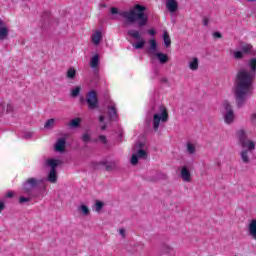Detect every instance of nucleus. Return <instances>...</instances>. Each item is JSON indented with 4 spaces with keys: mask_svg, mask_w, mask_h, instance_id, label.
I'll return each instance as SVG.
<instances>
[{
    "mask_svg": "<svg viewBox=\"0 0 256 256\" xmlns=\"http://www.w3.org/2000/svg\"><path fill=\"white\" fill-rule=\"evenodd\" d=\"M247 69H241L234 81L233 94L237 107H243L253 91V79L256 77V57L248 60Z\"/></svg>",
    "mask_w": 256,
    "mask_h": 256,
    "instance_id": "f257e3e1",
    "label": "nucleus"
},
{
    "mask_svg": "<svg viewBox=\"0 0 256 256\" xmlns=\"http://www.w3.org/2000/svg\"><path fill=\"white\" fill-rule=\"evenodd\" d=\"M147 7L141 4H136L132 6L129 10L121 11L116 7L110 9L112 15H118V17H123L128 25H133L137 23L139 27H145L149 23V16L145 14Z\"/></svg>",
    "mask_w": 256,
    "mask_h": 256,
    "instance_id": "f03ea898",
    "label": "nucleus"
},
{
    "mask_svg": "<svg viewBox=\"0 0 256 256\" xmlns=\"http://www.w3.org/2000/svg\"><path fill=\"white\" fill-rule=\"evenodd\" d=\"M237 137L241 143V146L244 149H247L242 150L240 153L242 163H249V153H253V151H255V142L253 140H247V132H245L243 129L237 131Z\"/></svg>",
    "mask_w": 256,
    "mask_h": 256,
    "instance_id": "7ed1b4c3",
    "label": "nucleus"
},
{
    "mask_svg": "<svg viewBox=\"0 0 256 256\" xmlns=\"http://www.w3.org/2000/svg\"><path fill=\"white\" fill-rule=\"evenodd\" d=\"M39 185V180L35 179V178H30L28 179L22 188V193L23 195H28V197H20L19 198V203H21L23 205V203H28V201H30L31 199H33V197H37V195H35V192H33V189L35 187H37Z\"/></svg>",
    "mask_w": 256,
    "mask_h": 256,
    "instance_id": "20e7f679",
    "label": "nucleus"
},
{
    "mask_svg": "<svg viewBox=\"0 0 256 256\" xmlns=\"http://www.w3.org/2000/svg\"><path fill=\"white\" fill-rule=\"evenodd\" d=\"M153 109L156 111L153 119V129L154 131H157L159 129V125H161V123H165L167 119H169V114L167 113V108L161 105L154 106Z\"/></svg>",
    "mask_w": 256,
    "mask_h": 256,
    "instance_id": "39448f33",
    "label": "nucleus"
},
{
    "mask_svg": "<svg viewBox=\"0 0 256 256\" xmlns=\"http://www.w3.org/2000/svg\"><path fill=\"white\" fill-rule=\"evenodd\" d=\"M222 117L226 125H231L235 121V111L229 101H224L221 108Z\"/></svg>",
    "mask_w": 256,
    "mask_h": 256,
    "instance_id": "423d86ee",
    "label": "nucleus"
},
{
    "mask_svg": "<svg viewBox=\"0 0 256 256\" xmlns=\"http://www.w3.org/2000/svg\"><path fill=\"white\" fill-rule=\"evenodd\" d=\"M61 165V160L49 158L46 160V167L50 168L48 173V181L50 183H57V167Z\"/></svg>",
    "mask_w": 256,
    "mask_h": 256,
    "instance_id": "0eeeda50",
    "label": "nucleus"
},
{
    "mask_svg": "<svg viewBox=\"0 0 256 256\" xmlns=\"http://www.w3.org/2000/svg\"><path fill=\"white\" fill-rule=\"evenodd\" d=\"M109 118L105 116H100V129L105 131L107 129V121H117V106L114 103H111L108 107Z\"/></svg>",
    "mask_w": 256,
    "mask_h": 256,
    "instance_id": "6e6552de",
    "label": "nucleus"
},
{
    "mask_svg": "<svg viewBox=\"0 0 256 256\" xmlns=\"http://www.w3.org/2000/svg\"><path fill=\"white\" fill-rule=\"evenodd\" d=\"M166 9L168 13H177L179 11V1L178 0H166Z\"/></svg>",
    "mask_w": 256,
    "mask_h": 256,
    "instance_id": "1a4fd4ad",
    "label": "nucleus"
},
{
    "mask_svg": "<svg viewBox=\"0 0 256 256\" xmlns=\"http://www.w3.org/2000/svg\"><path fill=\"white\" fill-rule=\"evenodd\" d=\"M139 159H147V151L139 149L137 153H134L131 157V164L137 165V163H139Z\"/></svg>",
    "mask_w": 256,
    "mask_h": 256,
    "instance_id": "9d476101",
    "label": "nucleus"
},
{
    "mask_svg": "<svg viewBox=\"0 0 256 256\" xmlns=\"http://www.w3.org/2000/svg\"><path fill=\"white\" fill-rule=\"evenodd\" d=\"M87 103L90 107V109H95L97 107V92L90 91L87 96Z\"/></svg>",
    "mask_w": 256,
    "mask_h": 256,
    "instance_id": "9b49d317",
    "label": "nucleus"
},
{
    "mask_svg": "<svg viewBox=\"0 0 256 256\" xmlns=\"http://www.w3.org/2000/svg\"><path fill=\"white\" fill-rule=\"evenodd\" d=\"M7 37H9V27L4 20L0 19V41H5Z\"/></svg>",
    "mask_w": 256,
    "mask_h": 256,
    "instance_id": "f8f14e48",
    "label": "nucleus"
},
{
    "mask_svg": "<svg viewBox=\"0 0 256 256\" xmlns=\"http://www.w3.org/2000/svg\"><path fill=\"white\" fill-rule=\"evenodd\" d=\"M240 50L243 52L244 55H254L256 56V50L253 49V45L242 43L240 44Z\"/></svg>",
    "mask_w": 256,
    "mask_h": 256,
    "instance_id": "ddd939ff",
    "label": "nucleus"
},
{
    "mask_svg": "<svg viewBox=\"0 0 256 256\" xmlns=\"http://www.w3.org/2000/svg\"><path fill=\"white\" fill-rule=\"evenodd\" d=\"M180 177L185 183H191V172L186 166L182 167L180 170Z\"/></svg>",
    "mask_w": 256,
    "mask_h": 256,
    "instance_id": "4468645a",
    "label": "nucleus"
},
{
    "mask_svg": "<svg viewBox=\"0 0 256 256\" xmlns=\"http://www.w3.org/2000/svg\"><path fill=\"white\" fill-rule=\"evenodd\" d=\"M65 145H67V140H65V138H60L54 145V150L57 153H63V151H65Z\"/></svg>",
    "mask_w": 256,
    "mask_h": 256,
    "instance_id": "2eb2a0df",
    "label": "nucleus"
},
{
    "mask_svg": "<svg viewBox=\"0 0 256 256\" xmlns=\"http://www.w3.org/2000/svg\"><path fill=\"white\" fill-rule=\"evenodd\" d=\"M188 68L190 69V71H197L199 69V58H190L188 61Z\"/></svg>",
    "mask_w": 256,
    "mask_h": 256,
    "instance_id": "dca6fc26",
    "label": "nucleus"
},
{
    "mask_svg": "<svg viewBox=\"0 0 256 256\" xmlns=\"http://www.w3.org/2000/svg\"><path fill=\"white\" fill-rule=\"evenodd\" d=\"M248 233L252 239L256 240V219H252L248 225Z\"/></svg>",
    "mask_w": 256,
    "mask_h": 256,
    "instance_id": "f3484780",
    "label": "nucleus"
},
{
    "mask_svg": "<svg viewBox=\"0 0 256 256\" xmlns=\"http://www.w3.org/2000/svg\"><path fill=\"white\" fill-rule=\"evenodd\" d=\"M102 39H103V34L101 33V31H95L91 36V41L93 45H99Z\"/></svg>",
    "mask_w": 256,
    "mask_h": 256,
    "instance_id": "a211bd4d",
    "label": "nucleus"
},
{
    "mask_svg": "<svg viewBox=\"0 0 256 256\" xmlns=\"http://www.w3.org/2000/svg\"><path fill=\"white\" fill-rule=\"evenodd\" d=\"M149 53L151 55H155V53H157V41L155 39H150L149 40Z\"/></svg>",
    "mask_w": 256,
    "mask_h": 256,
    "instance_id": "6ab92c4d",
    "label": "nucleus"
},
{
    "mask_svg": "<svg viewBox=\"0 0 256 256\" xmlns=\"http://www.w3.org/2000/svg\"><path fill=\"white\" fill-rule=\"evenodd\" d=\"M154 57H157L158 61L162 64L167 63L169 61V58L167 57V54H163L161 52L155 53Z\"/></svg>",
    "mask_w": 256,
    "mask_h": 256,
    "instance_id": "aec40b11",
    "label": "nucleus"
},
{
    "mask_svg": "<svg viewBox=\"0 0 256 256\" xmlns=\"http://www.w3.org/2000/svg\"><path fill=\"white\" fill-rule=\"evenodd\" d=\"M66 77L68 79H75L77 77V70L74 67H70L66 72Z\"/></svg>",
    "mask_w": 256,
    "mask_h": 256,
    "instance_id": "412c9836",
    "label": "nucleus"
},
{
    "mask_svg": "<svg viewBox=\"0 0 256 256\" xmlns=\"http://www.w3.org/2000/svg\"><path fill=\"white\" fill-rule=\"evenodd\" d=\"M98 65H99V54H96L90 60V67H92V69H96Z\"/></svg>",
    "mask_w": 256,
    "mask_h": 256,
    "instance_id": "4be33fe9",
    "label": "nucleus"
},
{
    "mask_svg": "<svg viewBox=\"0 0 256 256\" xmlns=\"http://www.w3.org/2000/svg\"><path fill=\"white\" fill-rule=\"evenodd\" d=\"M128 35L132 37L133 39H141V33H139L138 30H128Z\"/></svg>",
    "mask_w": 256,
    "mask_h": 256,
    "instance_id": "5701e85b",
    "label": "nucleus"
},
{
    "mask_svg": "<svg viewBox=\"0 0 256 256\" xmlns=\"http://www.w3.org/2000/svg\"><path fill=\"white\" fill-rule=\"evenodd\" d=\"M163 39L164 45L166 47H171V37H169V33L167 31H164Z\"/></svg>",
    "mask_w": 256,
    "mask_h": 256,
    "instance_id": "b1692460",
    "label": "nucleus"
},
{
    "mask_svg": "<svg viewBox=\"0 0 256 256\" xmlns=\"http://www.w3.org/2000/svg\"><path fill=\"white\" fill-rule=\"evenodd\" d=\"M53 127H55V119L51 118L48 119L44 125L45 129H53Z\"/></svg>",
    "mask_w": 256,
    "mask_h": 256,
    "instance_id": "393cba45",
    "label": "nucleus"
},
{
    "mask_svg": "<svg viewBox=\"0 0 256 256\" xmlns=\"http://www.w3.org/2000/svg\"><path fill=\"white\" fill-rule=\"evenodd\" d=\"M81 93V87L76 86L71 89L70 95L71 97H78V95Z\"/></svg>",
    "mask_w": 256,
    "mask_h": 256,
    "instance_id": "a878e982",
    "label": "nucleus"
},
{
    "mask_svg": "<svg viewBox=\"0 0 256 256\" xmlns=\"http://www.w3.org/2000/svg\"><path fill=\"white\" fill-rule=\"evenodd\" d=\"M186 148H187V152L190 155H193V153H195V151H196L195 144L190 143V142L187 143Z\"/></svg>",
    "mask_w": 256,
    "mask_h": 256,
    "instance_id": "bb28decb",
    "label": "nucleus"
},
{
    "mask_svg": "<svg viewBox=\"0 0 256 256\" xmlns=\"http://www.w3.org/2000/svg\"><path fill=\"white\" fill-rule=\"evenodd\" d=\"M78 211H80V213L84 214V215H89V207H87V205L82 204L78 207Z\"/></svg>",
    "mask_w": 256,
    "mask_h": 256,
    "instance_id": "cd10ccee",
    "label": "nucleus"
},
{
    "mask_svg": "<svg viewBox=\"0 0 256 256\" xmlns=\"http://www.w3.org/2000/svg\"><path fill=\"white\" fill-rule=\"evenodd\" d=\"M94 207H95L96 213H101V209H103V207H105V204L101 201H96Z\"/></svg>",
    "mask_w": 256,
    "mask_h": 256,
    "instance_id": "c85d7f7f",
    "label": "nucleus"
},
{
    "mask_svg": "<svg viewBox=\"0 0 256 256\" xmlns=\"http://www.w3.org/2000/svg\"><path fill=\"white\" fill-rule=\"evenodd\" d=\"M143 47H145V40H139L133 44L134 49H143Z\"/></svg>",
    "mask_w": 256,
    "mask_h": 256,
    "instance_id": "c756f323",
    "label": "nucleus"
},
{
    "mask_svg": "<svg viewBox=\"0 0 256 256\" xmlns=\"http://www.w3.org/2000/svg\"><path fill=\"white\" fill-rule=\"evenodd\" d=\"M80 123H81V118H74V119H72L71 121H70V127H73V128H75V127H77L78 125H80Z\"/></svg>",
    "mask_w": 256,
    "mask_h": 256,
    "instance_id": "7c9ffc66",
    "label": "nucleus"
},
{
    "mask_svg": "<svg viewBox=\"0 0 256 256\" xmlns=\"http://www.w3.org/2000/svg\"><path fill=\"white\" fill-rule=\"evenodd\" d=\"M233 57L234 59H243V57H245V54L242 51H234L233 52Z\"/></svg>",
    "mask_w": 256,
    "mask_h": 256,
    "instance_id": "2f4dec72",
    "label": "nucleus"
},
{
    "mask_svg": "<svg viewBox=\"0 0 256 256\" xmlns=\"http://www.w3.org/2000/svg\"><path fill=\"white\" fill-rule=\"evenodd\" d=\"M82 141H84V143H89V141H91V135H89V133H85L82 135Z\"/></svg>",
    "mask_w": 256,
    "mask_h": 256,
    "instance_id": "473e14b6",
    "label": "nucleus"
},
{
    "mask_svg": "<svg viewBox=\"0 0 256 256\" xmlns=\"http://www.w3.org/2000/svg\"><path fill=\"white\" fill-rule=\"evenodd\" d=\"M165 253H168V255H175V250L171 246H166Z\"/></svg>",
    "mask_w": 256,
    "mask_h": 256,
    "instance_id": "72a5a7b5",
    "label": "nucleus"
},
{
    "mask_svg": "<svg viewBox=\"0 0 256 256\" xmlns=\"http://www.w3.org/2000/svg\"><path fill=\"white\" fill-rule=\"evenodd\" d=\"M6 198L11 199L12 197H15V192L8 191L5 195Z\"/></svg>",
    "mask_w": 256,
    "mask_h": 256,
    "instance_id": "f704fd0d",
    "label": "nucleus"
},
{
    "mask_svg": "<svg viewBox=\"0 0 256 256\" xmlns=\"http://www.w3.org/2000/svg\"><path fill=\"white\" fill-rule=\"evenodd\" d=\"M147 33H148V35H151L152 37L154 36V35H157V31L155 30V29H149L148 31H147Z\"/></svg>",
    "mask_w": 256,
    "mask_h": 256,
    "instance_id": "c9c22d12",
    "label": "nucleus"
},
{
    "mask_svg": "<svg viewBox=\"0 0 256 256\" xmlns=\"http://www.w3.org/2000/svg\"><path fill=\"white\" fill-rule=\"evenodd\" d=\"M99 141L101 142V143H107V137H105V135H100L99 136Z\"/></svg>",
    "mask_w": 256,
    "mask_h": 256,
    "instance_id": "e433bc0d",
    "label": "nucleus"
},
{
    "mask_svg": "<svg viewBox=\"0 0 256 256\" xmlns=\"http://www.w3.org/2000/svg\"><path fill=\"white\" fill-rule=\"evenodd\" d=\"M250 120L252 121V123H255V121H256V112H253V113L250 115Z\"/></svg>",
    "mask_w": 256,
    "mask_h": 256,
    "instance_id": "4c0bfd02",
    "label": "nucleus"
},
{
    "mask_svg": "<svg viewBox=\"0 0 256 256\" xmlns=\"http://www.w3.org/2000/svg\"><path fill=\"white\" fill-rule=\"evenodd\" d=\"M213 37H214L215 39H221V34H220L219 32H214V33H213Z\"/></svg>",
    "mask_w": 256,
    "mask_h": 256,
    "instance_id": "58836bf2",
    "label": "nucleus"
},
{
    "mask_svg": "<svg viewBox=\"0 0 256 256\" xmlns=\"http://www.w3.org/2000/svg\"><path fill=\"white\" fill-rule=\"evenodd\" d=\"M203 25H205V27H207L209 25V18L205 17L203 19Z\"/></svg>",
    "mask_w": 256,
    "mask_h": 256,
    "instance_id": "ea45409f",
    "label": "nucleus"
},
{
    "mask_svg": "<svg viewBox=\"0 0 256 256\" xmlns=\"http://www.w3.org/2000/svg\"><path fill=\"white\" fill-rule=\"evenodd\" d=\"M3 209H5V202L0 201V213H2Z\"/></svg>",
    "mask_w": 256,
    "mask_h": 256,
    "instance_id": "a19ab883",
    "label": "nucleus"
},
{
    "mask_svg": "<svg viewBox=\"0 0 256 256\" xmlns=\"http://www.w3.org/2000/svg\"><path fill=\"white\" fill-rule=\"evenodd\" d=\"M119 233H120L121 237H125V229L121 228L119 230Z\"/></svg>",
    "mask_w": 256,
    "mask_h": 256,
    "instance_id": "79ce46f5",
    "label": "nucleus"
},
{
    "mask_svg": "<svg viewBox=\"0 0 256 256\" xmlns=\"http://www.w3.org/2000/svg\"><path fill=\"white\" fill-rule=\"evenodd\" d=\"M248 3H255L256 0H246Z\"/></svg>",
    "mask_w": 256,
    "mask_h": 256,
    "instance_id": "37998d69",
    "label": "nucleus"
},
{
    "mask_svg": "<svg viewBox=\"0 0 256 256\" xmlns=\"http://www.w3.org/2000/svg\"><path fill=\"white\" fill-rule=\"evenodd\" d=\"M0 108H1V104H0Z\"/></svg>",
    "mask_w": 256,
    "mask_h": 256,
    "instance_id": "c03bdc74",
    "label": "nucleus"
}]
</instances>
